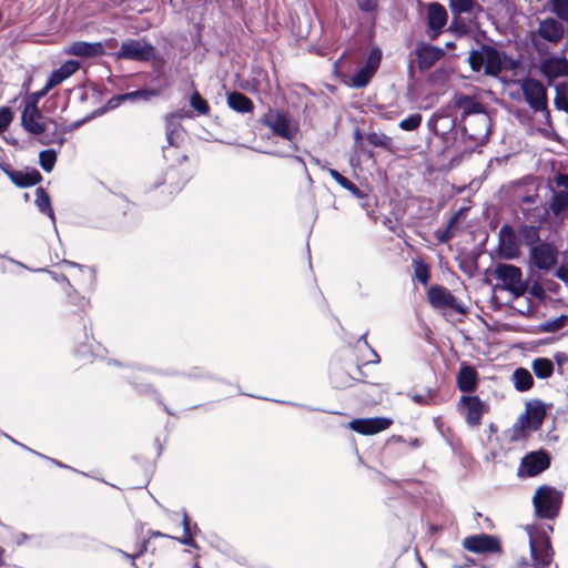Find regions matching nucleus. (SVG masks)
<instances>
[{
  "label": "nucleus",
  "instance_id": "nucleus-36",
  "mask_svg": "<svg viewBox=\"0 0 568 568\" xmlns=\"http://www.w3.org/2000/svg\"><path fill=\"white\" fill-rule=\"evenodd\" d=\"M413 266L415 278L423 285H427L430 278L429 266L423 260H414Z\"/></svg>",
  "mask_w": 568,
  "mask_h": 568
},
{
  "label": "nucleus",
  "instance_id": "nucleus-41",
  "mask_svg": "<svg viewBox=\"0 0 568 568\" xmlns=\"http://www.w3.org/2000/svg\"><path fill=\"white\" fill-rule=\"evenodd\" d=\"M160 94V91L159 90H154V89H151V90H136V91H133V92H129V93H125L123 95H121V99L122 100H136V99H142V100H150L151 98L153 97H156Z\"/></svg>",
  "mask_w": 568,
  "mask_h": 568
},
{
  "label": "nucleus",
  "instance_id": "nucleus-24",
  "mask_svg": "<svg viewBox=\"0 0 568 568\" xmlns=\"http://www.w3.org/2000/svg\"><path fill=\"white\" fill-rule=\"evenodd\" d=\"M457 386L464 393L475 390L477 386V372L473 366L462 365L457 375Z\"/></svg>",
  "mask_w": 568,
  "mask_h": 568
},
{
  "label": "nucleus",
  "instance_id": "nucleus-54",
  "mask_svg": "<svg viewBox=\"0 0 568 568\" xmlns=\"http://www.w3.org/2000/svg\"><path fill=\"white\" fill-rule=\"evenodd\" d=\"M361 138H362L361 132H359L358 130H356V132H355V139H356V140H359Z\"/></svg>",
  "mask_w": 568,
  "mask_h": 568
},
{
  "label": "nucleus",
  "instance_id": "nucleus-18",
  "mask_svg": "<svg viewBox=\"0 0 568 568\" xmlns=\"http://www.w3.org/2000/svg\"><path fill=\"white\" fill-rule=\"evenodd\" d=\"M531 261L539 270H550L556 264V251L546 243L531 248Z\"/></svg>",
  "mask_w": 568,
  "mask_h": 568
},
{
  "label": "nucleus",
  "instance_id": "nucleus-16",
  "mask_svg": "<svg viewBox=\"0 0 568 568\" xmlns=\"http://www.w3.org/2000/svg\"><path fill=\"white\" fill-rule=\"evenodd\" d=\"M390 424L392 420L385 417L358 418L352 420L349 427L359 434L373 435L387 429Z\"/></svg>",
  "mask_w": 568,
  "mask_h": 568
},
{
  "label": "nucleus",
  "instance_id": "nucleus-30",
  "mask_svg": "<svg viewBox=\"0 0 568 568\" xmlns=\"http://www.w3.org/2000/svg\"><path fill=\"white\" fill-rule=\"evenodd\" d=\"M531 369L538 378H548L554 373V364L549 358L539 357L532 361Z\"/></svg>",
  "mask_w": 568,
  "mask_h": 568
},
{
  "label": "nucleus",
  "instance_id": "nucleus-3",
  "mask_svg": "<svg viewBox=\"0 0 568 568\" xmlns=\"http://www.w3.org/2000/svg\"><path fill=\"white\" fill-rule=\"evenodd\" d=\"M532 503L538 517L554 519L559 513L562 494L554 487L540 486L535 491Z\"/></svg>",
  "mask_w": 568,
  "mask_h": 568
},
{
  "label": "nucleus",
  "instance_id": "nucleus-48",
  "mask_svg": "<svg viewBox=\"0 0 568 568\" xmlns=\"http://www.w3.org/2000/svg\"><path fill=\"white\" fill-rule=\"evenodd\" d=\"M12 121V113L9 108L0 109V131L7 129Z\"/></svg>",
  "mask_w": 568,
  "mask_h": 568
},
{
  "label": "nucleus",
  "instance_id": "nucleus-50",
  "mask_svg": "<svg viewBox=\"0 0 568 568\" xmlns=\"http://www.w3.org/2000/svg\"><path fill=\"white\" fill-rule=\"evenodd\" d=\"M557 185L568 189V175L559 174L556 179Z\"/></svg>",
  "mask_w": 568,
  "mask_h": 568
},
{
  "label": "nucleus",
  "instance_id": "nucleus-2",
  "mask_svg": "<svg viewBox=\"0 0 568 568\" xmlns=\"http://www.w3.org/2000/svg\"><path fill=\"white\" fill-rule=\"evenodd\" d=\"M468 62L473 71L478 72L484 67L485 74L497 77L503 70L504 58L496 48L481 44L478 50H471Z\"/></svg>",
  "mask_w": 568,
  "mask_h": 568
},
{
  "label": "nucleus",
  "instance_id": "nucleus-42",
  "mask_svg": "<svg viewBox=\"0 0 568 568\" xmlns=\"http://www.w3.org/2000/svg\"><path fill=\"white\" fill-rule=\"evenodd\" d=\"M422 120V114L414 113L410 114L408 118L402 120L398 125L404 131H415L420 126Z\"/></svg>",
  "mask_w": 568,
  "mask_h": 568
},
{
  "label": "nucleus",
  "instance_id": "nucleus-25",
  "mask_svg": "<svg viewBox=\"0 0 568 568\" xmlns=\"http://www.w3.org/2000/svg\"><path fill=\"white\" fill-rule=\"evenodd\" d=\"M455 105L462 111V122L465 120V116H473L485 111L484 105L480 102L464 94L456 97Z\"/></svg>",
  "mask_w": 568,
  "mask_h": 568
},
{
  "label": "nucleus",
  "instance_id": "nucleus-47",
  "mask_svg": "<svg viewBox=\"0 0 568 568\" xmlns=\"http://www.w3.org/2000/svg\"><path fill=\"white\" fill-rule=\"evenodd\" d=\"M183 527H184V535H183V538L181 539V542L184 545L192 546L190 521H189V516L186 513H184V515H183Z\"/></svg>",
  "mask_w": 568,
  "mask_h": 568
},
{
  "label": "nucleus",
  "instance_id": "nucleus-22",
  "mask_svg": "<svg viewBox=\"0 0 568 568\" xmlns=\"http://www.w3.org/2000/svg\"><path fill=\"white\" fill-rule=\"evenodd\" d=\"M80 69V63L75 60H68L59 69L54 70L48 79V88H54L70 78Z\"/></svg>",
  "mask_w": 568,
  "mask_h": 568
},
{
  "label": "nucleus",
  "instance_id": "nucleus-29",
  "mask_svg": "<svg viewBox=\"0 0 568 568\" xmlns=\"http://www.w3.org/2000/svg\"><path fill=\"white\" fill-rule=\"evenodd\" d=\"M36 204L39 211L50 217L53 224H55L54 212L51 206V200L44 189L38 187L36 191Z\"/></svg>",
  "mask_w": 568,
  "mask_h": 568
},
{
  "label": "nucleus",
  "instance_id": "nucleus-40",
  "mask_svg": "<svg viewBox=\"0 0 568 568\" xmlns=\"http://www.w3.org/2000/svg\"><path fill=\"white\" fill-rule=\"evenodd\" d=\"M62 263L68 265V266L78 268L79 272L83 275V282L87 283L88 285H91L93 283L94 276H95V272H94V270L92 267L85 266V265H81V264H78V263H74V262H71V261H67V260H64Z\"/></svg>",
  "mask_w": 568,
  "mask_h": 568
},
{
  "label": "nucleus",
  "instance_id": "nucleus-28",
  "mask_svg": "<svg viewBox=\"0 0 568 568\" xmlns=\"http://www.w3.org/2000/svg\"><path fill=\"white\" fill-rule=\"evenodd\" d=\"M513 382L517 390L526 392L531 388L534 378L528 369L519 367L513 373Z\"/></svg>",
  "mask_w": 568,
  "mask_h": 568
},
{
  "label": "nucleus",
  "instance_id": "nucleus-49",
  "mask_svg": "<svg viewBox=\"0 0 568 568\" xmlns=\"http://www.w3.org/2000/svg\"><path fill=\"white\" fill-rule=\"evenodd\" d=\"M358 8L362 11L371 12L377 8V0H356Z\"/></svg>",
  "mask_w": 568,
  "mask_h": 568
},
{
  "label": "nucleus",
  "instance_id": "nucleus-39",
  "mask_svg": "<svg viewBox=\"0 0 568 568\" xmlns=\"http://www.w3.org/2000/svg\"><path fill=\"white\" fill-rule=\"evenodd\" d=\"M39 159L42 170L51 172L57 161V153L53 150H44L40 152Z\"/></svg>",
  "mask_w": 568,
  "mask_h": 568
},
{
  "label": "nucleus",
  "instance_id": "nucleus-27",
  "mask_svg": "<svg viewBox=\"0 0 568 568\" xmlns=\"http://www.w3.org/2000/svg\"><path fill=\"white\" fill-rule=\"evenodd\" d=\"M366 139L373 146L382 148L393 154L397 152L393 139L385 133L371 132L367 134Z\"/></svg>",
  "mask_w": 568,
  "mask_h": 568
},
{
  "label": "nucleus",
  "instance_id": "nucleus-37",
  "mask_svg": "<svg viewBox=\"0 0 568 568\" xmlns=\"http://www.w3.org/2000/svg\"><path fill=\"white\" fill-rule=\"evenodd\" d=\"M462 214V211H458L455 213L448 221L447 226L443 231L436 232V237L440 243H447L449 240L453 239L454 232L453 229L457 224L459 216Z\"/></svg>",
  "mask_w": 568,
  "mask_h": 568
},
{
  "label": "nucleus",
  "instance_id": "nucleus-46",
  "mask_svg": "<svg viewBox=\"0 0 568 568\" xmlns=\"http://www.w3.org/2000/svg\"><path fill=\"white\" fill-rule=\"evenodd\" d=\"M520 234L528 243H532L538 239V231L534 226H523Z\"/></svg>",
  "mask_w": 568,
  "mask_h": 568
},
{
  "label": "nucleus",
  "instance_id": "nucleus-56",
  "mask_svg": "<svg viewBox=\"0 0 568 568\" xmlns=\"http://www.w3.org/2000/svg\"><path fill=\"white\" fill-rule=\"evenodd\" d=\"M365 338H366V334H364V335H362V336H361V341H362V339H363V341H365Z\"/></svg>",
  "mask_w": 568,
  "mask_h": 568
},
{
  "label": "nucleus",
  "instance_id": "nucleus-31",
  "mask_svg": "<svg viewBox=\"0 0 568 568\" xmlns=\"http://www.w3.org/2000/svg\"><path fill=\"white\" fill-rule=\"evenodd\" d=\"M11 179L17 185H19L21 187H27V186L36 185L37 183H39L41 181L42 178L38 171H33L31 173H22V172L14 171L11 174Z\"/></svg>",
  "mask_w": 568,
  "mask_h": 568
},
{
  "label": "nucleus",
  "instance_id": "nucleus-12",
  "mask_svg": "<svg viewBox=\"0 0 568 568\" xmlns=\"http://www.w3.org/2000/svg\"><path fill=\"white\" fill-rule=\"evenodd\" d=\"M498 251L503 258L515 260L519 255L518 235L510 225H503L499 230Z\"/></svg>",
  "mask_w": 568,
  "mask_h": 568
},
{
  "label": "nucleus",
  "instance_id": "nucleus-13",
  "mask_svg": "<svg viewBox=\"0 0 568 568\" xmlns=\"http://www.w3.org/2000/svg\"><path fill=\"white\" fill-rule=\"evenodd\" d=\"M382 59L379 49H373L367 58L366 64L359 69L352 78L351 83L354 88H364L368 84L372 77L377 71Z\"/></svg>",
  "mask_w": 568,
  "mask_h": 568
},
{
  "label": "nucleus",
  "instance_id": "nucleus-14",
  "mask_svg": "<svg viewBox=\"0 0 568 568\" xmlns=\"http://www.w3.org/2000/svg\"><path fill=\"white\" fill-rule=\"evenodd\" d=\"M565 32L566 28L561 20L548 17L539 21L536 34L551 44H557L564 39Z\"/></svg>",
  "mask_w": 568,
  "mask_h": 568
},
{
  "label": "nucleus",
  "instance_id": "nucleus-43",
  "mask_svg": "<svg viewBox=\"0 0 568 568\" xmlns=\"http://www.w3.org/2000/svg\"><path fill=\"white\" fill-rule=\"evenodd\" d=\"M567 323V316L560 315L557 318L549 320L541 324V329L547 333H555L561 329Z\"/></svg>",
  "mask_w": 568,
  "mask_h": 568
},
{
  "label": "nucleus",
  "instance_id": "nucleus-4",
  "mask_svg": "<svg viewBox=\"0 0 568 568\" xmlns=\"http://www.w3.org/2000/svg\"><path fill=\"white\" fill-rule=\"evenodd\" d=\"M525 101L534 112H541L549 118L548 95L546 87L534 78H525L519 81Z\"/></svg>",
  "mask_w": 568,
  "mask_h": 568
},
{
  "label": "nucleus",
  "instance_id": "nucleus-51",
  "mask_svg": "<svg viewBox=\"0 0 568 568\" xmlns=\"http://www.w3.org/2000/svg\"><path fill=\"white\" fill-rule=\"evenodd\" d=\"M52 89H53V88H48V82H47V83H45V85H44V88H43L41 91H39V92H37V93L34 94V99H33L32 101H37V102H38V100H39L40 98L44 97V95H45L50 90H52Z\"/></svg>",
  "mask_w": 568,
  "mask_h": 568
},
{
  "label": "nucleus",
  "instance_id": "nucleus-45",
  "mask_svg": "<svg viewBox=\"0 0 568 568\" xmlns=\"http://www.w3.org/2000/svg\"><path fill=\"white\" fill-rule=\"evenodd\" d=\"M568 209V192L561 191L555 195L552 210L555 213H559Z\"/></svg>",
  "mask_w": 568,
  "mask_h": 568
},
{
  "label": "nucleus",
  "instance_id": "nucleus-9",
  "mask_svg": "<svg viewBox=\"0 0 568 568\" xmlns=\"http://www.w3.org/2000/svg\"><path fill=\"white\" fill-rule=\"evenodd\" d=\"M458 408L471 427L479 426L483 415L487 412V405L478 396H462Z\"/></svg>",
  "mask_w": 568,
  "mask_h": 568
},
{
  "label": "nucleus",
  "instance_id": "nucleus-35",
  "mask_svg": "<svg viewBox=\"0 0 568 568\" xmlns=\"http://www.w3.org/2000/svg\"><path fill=\"white\" fill-rule=\"evenodd\" d=\"M314 163L318 165L322 170H327L329 175L345 190L355 189V184L351 182L348 179L343 176L338 171L334 169H327L325 164L321 162L318 159H313Z\"/></svg>",
  "mask_w": 568,
  "mask_h": 568
},
{
  "label": "nucleus",
  "instance_id": "nucleus-34",
  "mask_svg": "<svg viewBox=\"0 0 568 568\" xmlns=\"http://www.w3.org/2000/svg\"><path fill=\"white\" fill-rule=\"evenodd\" d=\"M449 7L454 13H468L479 8L477 0H449Z\"/></svg>",
  "mask_w": 568,
  "mask_h": 568
},
{
  "label": "nucleus",
  "instance_id": "nucleus-26",
  "mask_svg": "<svg viewBox=\"0 0 568 568\" xmlns=\"http://www.w3.org/2000/svg\"><path fill=\"white\" fill-rule=\"evenodd\" d=\"M227 105L240 113H248L253 111V102L245 94L234 91L227 95Z\"/></svg>",
  "mask_w": 568,
  "mask_h": 568
},
{
  "label": "nucleus",
  "instance_id": "nucleus-44",
  "mask_svg": "<svg viewBox=\"0 0 568 568\" xmlns=\"http://www.w3.org/2000/svg\"><path fill=\"white\" fill-rule=\"evenodd\" d=\"M527 410L530 417L540 424L546 415L544 405L540 402L530 403L527 406Z\"/></svg>",
  "mask_w": 568,
  "mask_h": 568
},
{
  "label": "nucleus",
  "instance_id": "nucleus-53",
  "mask_svg": "<svg viewBox=\"0 0 568 568\" xmlns=\"http://www.w3.org/2000/svg\"><path fill=\"white\" fill-rule=\"evenodd\" d=\"M166 139H168L169 144H170V145H173V143H174V142H173V132H169V133L166 134Z\"/></svg>",
  "mask_w": 568,
  "mask_h": 568
},
{
  "label": "nucleus",
  "instance_id": "nucleus-5",
  "mask_svg": "<svg viewBox=\"0 0 568 568\" xmlns=\"http://www.w3.org/2000/svg\"><path fill=\"white\" fill-rule=\"evenodd\" d=\"M263 124L275 135L292 141L298 132V123L286 112L268 110L263 116Z\"/></svg>",
  "mask_w": 568,
  "mask_h": 568
},
{
  "label": "nucleus",
  "instance_id": "nucleus-20",
  "mask_svg": "<svg viewBox=\"0 0 568 568\" xmlns=\"http://www.w3.org/2000/svg\"><path fill=\"white\" fill-rule=\"evenodd\" d=\"M448 19L447 11L445 7L438 2H433L428 6L427 9V21L428 27L436 34L442 31V29L446 26Z\"/></svg>",
  "mask_w": 568,
  "mask_h": 568
},
{
  "label": "nucleus",
  "instance_id": "nucleus-23",
  "mask_svg": "<svg viewBox=\"0 0 568 568\" xmlns=\"http://www.w3.org/2000/svg\"><path fill=\"white\" fill-rule=\"evenodd\" d=\"M541 71L551 83L554 79L568 73V63L564 58H551L541 64Z\"/></svg>",
  "mask_w": 568,
  "mask_h": 568
},
{
  "label": "nucleus",
  "instance_id": "nucleus-32",
  "mask_svg": "<svg viewBox=\"0 0 568 568\" xmlns=\"http://www.w3.org/2000/svg\"><path fill=\"white\" fill-rule=\"evenodd\" d=\"M556 95L554 99L555 108L568 113V83L561 82L555 87Z\"/></svg>",
  "mask_w": 568,
  "mask_h": 568
},
{
  "label": "nucleus",
  "instance_id": "nucleus-33",
  "mask_svg": "<svg viewBox=\"0 0 568 568\" xmlns=\"http://www.w3.org/2000/svg\"><path fill=\"white\" fill-rule=\"evenodd\" d=\"M548 6L551 13L568 24V0H549Z\"/></svg>",
  "mask_w": 568,
  "mask_h": 568
},
{
  "label": "nucleus",
  "instance_id": "nucleus-21",
  "mask_svg": "<svg viewBox=\"0 0 568 568\" xmlns=\"http://www.w3.org/2000/svg\"><path fill=\"white\" fill-rule=\"evenodd\" d=\"M418 68L420 71L430 69L443 55V51L429 44H423L416 50Z\"/></svg>",
  "mask_w": 568,
  "mask_h": 568
},
{
  "label": "nucleus",
  "instance_id": "nucleus-1",
  "mask_svg": "<svg viewBox=\"0 0 568 568\" xmlns=\"http://www.w3.org/2000/svg\"><path fill=\"white\" fill-rule=\"evenodd\" d=\"M21 120L26 131L34 135H42L40 139L42 144L63 143L62 135L58 133L57 123L42 115L37 108V101L27 102Z\"/></svg>",
  "mask_w": 568,
  "mask_h": 568
},
{
  "label": "nucleus",
  "instance_id": "nucleus-55",
  "mask_svg": "<svg viewBox=\"0 0 568 568\" xmlns=\"http://www.w3.org/2000/svg\"><path fill=\"white\" fill-rule=\"evenodd\" d=\"M295 160H296V161H298L300 163H302L303 165H305V163H304V161H303V159H302V158H300V156H295Z\"/></svg>",
  "mask_w": 568,
  "mask_h": 568
},
{
  "label": "nucleus",
  "instance_id": "nucleus-19",
  "mask_svg": "<svg viewBox=\"0 0 568 568\" xmlns=\"http://www.w3.org/2000/svg\"><path fill=\"white\" fill-rule=\"evenodd\" d=\"M105 52L102 42L75 41L65 48V53L80 58H94Z\"/></svg>",
  "mask_w": 568,
  "mask_h": 568
},
{
  "label": "nucleus",
  "instance_id": "nucleus-7",
  "mask_svg": "<svg viewBox=\"0 0 568 568\" xmlns=\"http://www.w3.org/2000/svg\"><path fill=\"white\" fill-rule=\"evenodd\" d=\"M495 276L501 282V288L509 291L516 297L523 295L527 284L523 280L521 270L511 264L499 263L495 268Z\"/></svg>",
  "mask_w": 568,
  "mask_h": 568
},
{
  "label": "nucleus",
  "instance_id": "nucleus-38",
  "mask_svg": "<svg viewBox=\"0 0 568 568\" xmlns=\"http://www.w3.org/2000/svg\"><path fill=\"white\" fill-rule=\"evenodd\" d=\"M190 105L199 113V114H207L210 111L209 103L202 95L194 91L190 97Z\"/></svg>",
  "mask_w": 568,
  "mask_h": 568
},
{
  "label": "nucleus",
  "instance_id": "nucleus-15",
  "mask_svg": "<svg viewBox=\"0 0 568 568\" xmlns=\"http://www.w3.org/2000/svg\"><path fill=\"white\" fill-rule=\"evenodd\" d=\"M465 549L476 554L497 552L500 550L499 540L490 535H476L464 539Z\"/></svg>",
  "mask_w": 568,
  "mask_h": 568
},
{
  "label": "nucleus",
  "instance_id": "nucleus-52",
  "mask_svg": "<svg viewBox=\"0 0 568 568\" xmlns=\"http://www.w3.org/2000/svg\"><path fill=\"white\" fill-rule=\"evenodd\" d=\"M354 196L361 199L364 196V193L355 185V189L348 190Z\"/></svg>",
  "mask_w": 568,
  "mask_h": 568
},
{
  "label": "nucleus",
  "instance_id": "nucleus-10",
  "mask_svg": "<svg viewBox=\"0 0 568 568\" xmlns=\"http://www.w3.org/2000/svg\"><path fill=\"white\" fill-rule=\"evenodd\" d=\"M427 298L429 304L435 308H452L460 314L465 313L464 306L448 288L442 285L430 286L427 292Z\"/></svg>",
  "mask_w": 568,
  "mask_h": 568
},
{
  "label": "nucleus",
  "instance_id": "nucleus-17",
  "mask_svg": "<svg viewBox=\"0 0 568 568\" xmlns=\"http://www.w3.org/2000/svg\"><path fill=\"white\" fill-rule=\"evenodd\" d=\"M550 460L546 453H530L521 460L520 473L536 476L549 467Z\"/></svg>",
  "mask_w": 568,
  "mask_h": 568
},
{
  "label": "nucleus",
  "instance_id": "nucleus-8",
  "mask_svg": "<svg viewBox=\"0 0 568 568\" xmlns=\"http://www.w3.org/2000/svg\"><path fill=\"white\" fill-rule=\"evenodd\" d=\"M465 135L476 142H485L490 133V118L486 111L465 116L462 122Z\"/></svg>",
  "mask_w": 568,
  "mask_h": 568
},
{
  "label": "nucleus",
  "instance_id": "nucleus-6",
  "mask_svg": "<svg viewBox=\"0 0 568 568\" xmlns=\"http://www.w3.org/2000/svg\"><path fill=\"white\" fill-rule=\"evenodd\" d=\"M116 59L146 62L155 57V48L145 39H128L115 53Z\"/></svg>",
  "mask_w": 568,
  "mask_h": 568
},
{
  "label": "nucleus",
  "instance_id": "nucleus-11",
  "mask_svg": "<svg viewBox=\"0 0 568 568\" xmlns=\"http://www.w3.org/2000/svg\"><path fill=\"white\" fill-rule=\"evenodd\" d=\"M530 554L534 567L544 568L550 565L554 551L547 537L535 538L529 531Z\"/></svg>",
  "mask_w": 568,
  "mask_h": 568
}]
</instances>
